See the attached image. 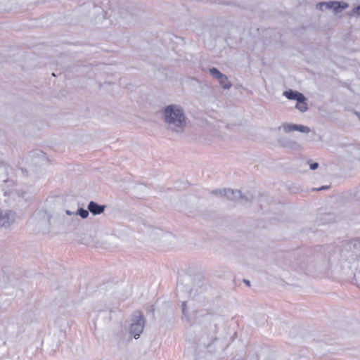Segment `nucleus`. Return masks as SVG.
<instances>
[{
	"instance_id": "1",
	"label": "nucleus",
	"mask_w": 360,
	"mask_h": 360,
	"mask_svg": "<svg viewBox=\"0 0 360 360\" xmlns=\"http://www.w3.org/2000/svg\"><path fill=\"white\" fill-rule=\"evenodd\" d=\"M163 118L168 129L174 132L182 131L186 125V117L182 107L171 104L163 110Z\"/></svg>"
},
{
	"instance_id": "2",
	"label": "nucleus",
	"mask_w": 360,
	"mask_h": 360,
	"mask_svg": "<svg viewBox=\"0 0 360 360\" xmlns=\"http://www.w3.org/2000/svg\"><path fill=\"white\" fill-rule=\"evenodd\" d=\"M4 202L8 205H13L17 202H21L23 200H26V192L19 188L18 186L11 180H5L3 186Z\"/></svg>"
},
{
	"instance_id": "3",
	"label": "nucleus",
	"mask_w": 360,
	"mask_h": 360,
	"mask_svg": "<svg viewBox=\"0 0 360 360\" xmlns=\"http://www.w3.org/2000/svg\"><path fill=\"white\" fill-rule=\"evenodd\" d=\"M200 346L204 347L209 353H215L219 349L225 347L223 342L216 336V326L212 333H206L201 335L199 339Z\"/></svg>"
},
{
	"instance_id": "4",
	"label": "nucleus",
	"mask_w": 360,
	"mask_h": 360,
	"mask_svg": "<svg viewBox=\"0 0 360 360\" xmlns=\"http://www.w3.org/2000/svg\"><path fill=\"white\" fill-rule=\"evenodd\" d=\"M145 325V319L140 311H136L134 314L132 322L129 328L130 333L136 339L139 338L143 332Z\"/></svg>"
},
{
	"instance_id": "5",
	"label": "nucleus",
	"mask_w": 360,
	"mask_h": 360,
	"mask_svg": "<svg viewBox=\"0 0 360 360\" xmlns=\"http://www.w3.org/2000/svg\"><path fill=\"white\" fill-rule=\"evenodd\" d=\"M228 200L231 201H240V202L244 205H247L248 203L251 202L253 200L252 195H242L240 191L239 190H233L231 188L226 189V194L224 195Z\"/></svg>"
},
{
	"instance_id": "6",
	"label": "nucleus",
	"mask_w": 360,
	"mask_h": 360,
	"mask_svg": "<svg viewBox=\"0 0 360 360\" xmlns=\"http://www.w3.org/2000/svg\"><path fill=\"white\" fill-rule=\"evenodd\" d=\"M279 129H283V130L285 133H290L294 131H298L302 133H309L311 131L309 127L300 124H290V123H284L283 125L278 128Z\"/></svg>"
},
{
	"instance_id": "7",
	"label": "nucleus",
	"mask_w": 360,
	"mask_h": 360,
	"mask_svg": "<svg viewBox=\"0 0 360 360\" xmlns=\"http://www.w3.org/2000/svg\"><path fill=\"white\" fill-rule=\"evenodd\" d=\"M15 214L11 210L0 212V227H7L15 221Z\"/></svg>"
},
{
	"instance_id": "8",
	"label": "nucleus",
	"mask_w": 360,
	"mask_h": 360,
	"mask_svg": "<svg viewBox=\"0 0 360 360\" xmlns=\"http://www.w3.org/2000/svg\"><path fill=\"white\" fill-rule=\"evenodd\" d=\"M346 250L352 252L353 259L360 258V240H354L348 243L346 245Z\"/></svg>"
},
{
	"instance_id": "9",
	"label": "nucleus",
	"mask_w": 360,
	"mask_h": 360,
	"mask_svg": "<svg viewBox=\"0 0 360 360\" xmlns=\"http://www.w3.org/2000/svg\"><path fill=\"white\" fill-rule=\"evenodd\" d=\"M322 6H325V8H330V9H333L335 14L341 13L348 7V4L347 3L340 1H329L328 4H322Z\"/></svg>"
},
{
	"instance_id": "10",
	"label": "nucleus",
	"mask_w": 360,
	"mask_h": 360,
	"mask_svg": "<svg viewBox=\"0 0 360 360\" xmlns=\"http://www.w3.org/2000/svg\"><path fill=\"white\" fill-rule=\"evenodd\" d=\"M87 209L94 215L102 214L105 209V205H99L94 201H90L88 204Z\"/></svg>"
},
{
	"instance_id": "11",
	"label": "nucleus",
	"mask_w": 360,
	"mask_h": 360,
	"mask_svg": "<svg viewBox=\"0 0 360 360\" xmlns=\"http://www.w3.org/2000/svg\"><path fill=\"white\" fill-rule=\"evenodd\" d=\"M278 142L281 146L286 148H290L292 150H298L300 148L299 143L297 141L290 139L280 138L278 139Z\"/></svg>"
},
{
	"instance_id": "12",
	"label": "nucleus",
	"mask_w": 360,
	"mask_h": 360,
	"mask_svg": "<svg viewBox=\"0 0 360 360\" xmlns=\"http://www.w3.org/2000/svg\"><path fill=\"white\" fill-rule=\"evenodd\" d=\"M283 95L290 100H295L297 101V102H300L304 98V95L297 91L293 90H289L285 91L283 93Z\"/></svg>"
},
{
	"instance_id": "13",
	"label": "nucleus",
	"mask_w": 360,
	"mask_h": 360,
	"mask_svg": "<svg viewBox=\"0 0 360 360\" xmlns=\"http://www.w3.org/2000/svg\"><path fill=\"white\" fill-rule=\"evenodd\" d=\"M218 82L224 89H229L232 86L231 83L228 80V77L225 75H223L221 79H219Z\"/></svg>"
},
{
	"instance_id": "14",
	"label": "nucleus",
	"mask_w": 360,
	"mask_h": 360,
	"mask_svg": "<svg viewBox=\"0 0 360 360\" xmlns=\"http://www.w3.org/2000/svg\"><path fill=\"white\" fill-rule=\"evenodd\" d=\"M209 72L211 76L217 80L219 79H221L223 77V75H224L216 68H210Z\"/></svg>"
},
{
	"instance_id": "15",
	"label": "nucleus",
	"mask_w": 360,
	"mask_h": 360,
	"mask_svg": "<svg viewBox=\"0 0 360 360\" xmlns=\"http://www.w3.org/2000/svg\"><path fill=\"white\" fill-rule=\"evenodd\" d=\"M306 98L304 96V98L300 102H297L296 108L300 110L301 112H305L307 110V105L305 102Z\"/></svg>"
},
{
	"instance_id": "16",
	"label": "nucleus",
	"mask_w": 360,
	"mask_h": 360,
	"mask_svg": "<svg viewBox=\"0 0 360 360\" xmlns=\"http://www.w3.org/2000/svg\"><path fill=\"white\" fill-rule=\"evenodd\" d=\"M89 211L88 209L85 210L84 208H79L75 214L79 215L82 219H86L89 214Z\"/></svg>"
},
{
	"instance_id": "17",
	"label": "nucleus",
	"mask_w": 360,
	"mask_h": 360,
	"mask_svg": "<svg viewBox=\"0 0 360 360\" xmlns=\"http://www.w3.org/2000/svg\"><path fill=\"white\" fill-rule=\"evenodd\" d=\"M226 188L215 189V190H213V191H211V194H212L214 195H219V196H221V197H224V195L226 194Z\"/></svg>"
},
{
	"instance_id": "18",
	"label": "nucleus",
	"mask_w": 360,
	"mask_h": 360,
	"mask_svg": "<svg viewBox=\"0 0 360 360\" xmlns=\"http://www.w3.org/2000/svg\"><path fill=\"white\" fill-rule=\"evenodd\" d=\"M322 4H328V2H321L319 4H317V8H319L321 11L330 9V8H325V6H322Z\"/></svg>"
},
{
	"instance_id": "19",
	"label": "nucleus",
	"mask_w": 360,
	"mask_h": 360,
	"mask_svg": "<svg viewBox=\"0 0 360 360\" xmlns=\"http://www.w3.org/2000/svg\"><path fill=\"white\" fill-rule=\"evenodd\" d=\"M352 13L354 14H356L358 15H360V5L355 7L354 8L352 9Z\"/></svg>"
},
{
	"instance_id": "20",
	"label": "nucleus",
	"mask_w": 360,
	"mask_h": 360,
	"mask_svg": "<svg viewBox=\"0 0 360 360\" xmlns=\"http://www.w3.org/2000/svg\"><path fill=\"white\" fill-rule=\"evenodd\" d=\"M309 167L311 170H315L319 167V164L317 162L311 163Z\"/></svg>"
},
{
	"instance_id": "21",
	"label": "nucleus",
	"mask_w": 360,
	"mask_h": 360,
	"mask_svg": "<svg viewBox=\"0 0 360 360\" xmlns=\"http://www.w3.org/2000/svg\"><path fill=\"white\" fill-rule=\"evenodd\" d=\"M354 196L357 200H360V186L356 190Z\"/></svg>"
},
{
	"instance_id": "22",
	"label": "nucleus",
	"mask_w": 360,
	"mask_h": 360,
	"mask_svg": "<svg viewBox=\"0 0 360 360\" xmlns=\"http://www.w3.org/2000/svg\"><path fill=\"white\" fill-rule=\"evenodd\" d=\"M328 188V186H321L319 188H316L315 190L316 191H322V190H325V189H327Z\"/></svg>"
},
{
	"instance_id": "23",
	"label": "nucleus",
	"mask_w": 360,
	"mask_h": 360,
	"mask_svg": "<svg viewBox=\"0 0 360 360\" xmlns=\"http://www.w3.org/2000/svg\"><path fill=\"white\" fill-rule=\"evenodd\" d=\"M185 309H186V302H184L182 303V311H183V313H185Z\"/></svg>"
},
{
	"instance_id": "24",
	"label": "nucleus",
	"mask_w": 360,
	"mask_h": 360,
	"mask_svg": "<svg viewBox=\"0 0 360 360\" xmlns=\"http://www.w3.org/2000/svg\"><path fill=\"white\" fill-rule=\"evenodd\" d=\"M66 214L68 215H72L73 213L71 211H70V210H66Z\"/></svg>"
},
{
	"instance_id": "25",
	"label": "nucleus",
	"mask_w": 360,
	"mask_h": 360,
	"mask_svg": "<svg viewBox=\"0 0 360 360\" xmlns=\"http://www.w3.org/2000/svg\"><path fill=\"white\" fill-rule=\"evenodd\" d=\"M244 282L248 284V285H250V281H247V280H244Z\"/></svg>"
}]
</instances>
